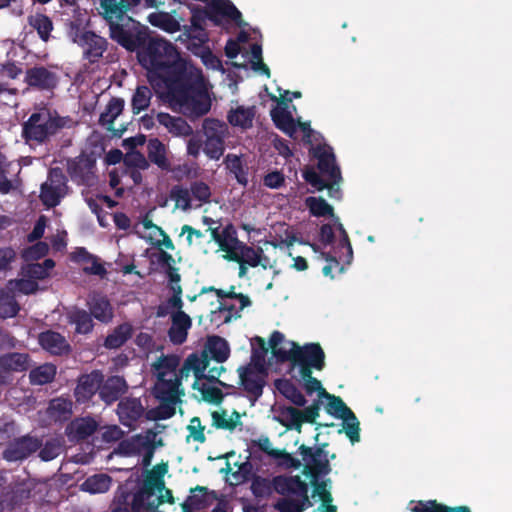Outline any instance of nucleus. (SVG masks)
Instances as JSON below:
<instances>
[{"label":"nucleus","mask_w":512,"mask_h":512,"mask_svg":"<svg viewBox=\"0 0 512 512\" xmlns=\"http://www.w3.org/2000/svg\"><path fill=\"white\" fill-rule=\"evenodd\" d=\"M29 492L21 489L12 494H7L0 501V512H13L20 507L23 500L28 499Z\"/></svg>","instance_id":"57"},{"label":"nucleus","mask_w":512,"mask_h":512,"mask_svg":"<svg viewBox=\"0 0 512 512\" xmlns=\"http://www.w3.org/2000/svg\"><path fill=\"white\" fill-rule=\"evenodd\" d=\"M273 420L288 429L301 432L300 410L293 407L274 406L271 410Z\"/></svg>","instance_id":"28"},{"label":"nucleus","mask_w":512,"mask_h":512,"mask_svg":"<svg viewBox=\"0 0 512 512\" xmlns=\"http://www.w3.org/2000/svg\"><path fill=\"white\" fill-rule=\"evenodd\" d=\"M157 120L175 136H188L192 133L191 126L180 117H173L167 113H159Z\"/></svg>","instance_id":"37"},{"label":"nucleus","mask_w":512,"mask_h":512,"mask_svg":"<svg viewBox=\"0 0 512 512\" xmlns=\"http://www.w3.org/2000/svg\"><path fill=\"white\" fill-rule=\"evenodd\" d=\"M146 27L128 17L116 24L110 25V36L113 40L129 51L140 49Z\"/></svg>","instance_id":"11"},{"label":"nucleus","mask_w":512,"mask_h":512,"mask_svg":"<svg viewBox=\"0 0 512 512\" xmlns=\"http://www.w3.org/2000/svg\"><path fill=\"white\" fill-rule=\"evenodd\" d=\"M223 471H225L226 480L230 485H239L249 478L252 472V465L248 461H244L240 464L237 462L233 464L227 462L226 468L223 469Z\"/></svg>","instance_id":"38"},{"label":"nucleus","mask_w":512,"mask_h":512,"mask_svg":"<svg viewBox=\"0 0 512 512\" xmlns=\"http://www.w3.org/2000/svg\"><path fill=\"white\" fill-rule=\"evenodd\" d=\"M313 155L318 159V168L323 177L331 183H337L341 179L340 169L336 165L332 148L320 145L312 148Z\"/></svg>","instance_id":"19"},{"label":"nucleus","mask_w":512,"mask_h":512,"mask_svg":"<svg viewBox=\"0 0 512 512\" xmlns=\"http://www.w3.org/2000/svg\"><path fill=\"white\" fill-rule=\"evenodd\" d=\"M124 101L120 98H112L101 113L99 122L108 130H112L114 120L122 113Z\"/></svg>","instance_id":"47"},{"label":"nucleus","mask_w":512,"mask_h":512,"mask_svg":"<svg viewBox=\"0 0 512 512\" xmlns=\"http://www.w3.org/2000/svg\"><path fill=\"white\" fill-rule=\"evenodd\" d=\"M325 354L317 343H309L299 346L296 357L293 362V369L298 368L299 372H305L306 369L322 370L325 362Z\"/></svg>","instance_id":"17"},{"label":"nucleus","mask_w":512,"mask_h":512,"mask_svg":"<svg viewBox=\"0 0 512 512\" xmlns=\"http://www.w3.org/2000/svg\"><path fill=\"white\" fill-rule=\"evenodd\" d=\"M39 343L43 349L54 355L67 353L70 349L66 339L61 334L53 331L40 334Z\"/></svg>","instance_id":"31"},{"label":"nucleus","mask_w":512,"mask_h":512,"mask_svg":"<svg viewBox=\"0 0 512 512\" xmlns=\"http://www.w3.org/2000/svg\"><path fill=\"white\" fill-rule=\"evenodd\" d=\"M148 157L151 162L162 170L170 169L166 146L157 138L150 139L147 145Z\"/></svg>","instance_id":"41"},{"label":"nucleus","mask_w":512,"mask_h":512,"mask_svg":"<svg viewBox=\"0 0 512 512\" xmlns=\"http://www.w3.org/2000/svg\"><path fill=\"white\" fill-rule=\"evenodd\" d=\"M89 309L91 314L100 322L108 323L113 318V310L109 301L98 295H94L89 300Z\"/></svg>","instance_id":"42"},{"label":"nucleus","mask_w":512,"mask_h":512,"mask_svg":"<svg viewBox=\"0 0 512 512\" xmlns=\"http://www.w3.org/2000/svg\"><path fill=\"white\" fill-rule=\"evenodd\" d=\"M339 419L342 420V430L345 432L346 436L349 438L352 444H355L360 441V423L355 416V414L350 409L346 412L343 417Z\"/></svg>","instance_id":"50"},{"label":"nucleus","mask_w":512,"mask_h":512,"mask_svg":"<svg viewBox=\"0 0 512 512\" xmlns=\"http://www.w3.org/2000/svg\"><path fill=\"white\" fill-rule=\"evenodd\" d=\"M168 472L166 464L155 466L145 479L134 484L127 481L115 492L110 512H162L159 507L172 502L170 490L165 488L164 476Z\"/></svg>","instance_id":"2"},{"label":"nucleus","mask_w":512,"mask_h":512,"mask_svg":"<svg viewBox=\"0 0 512 512\" xmlns=\"http://www.w3.org/2000/svg\"><path fill=\"white\" fill-rule=\"evenodd\" d=\"M203 353L206 357L209 356L216 362L223 363L230 355L229 344L225 339L219 336H211L207 339Z\"/></svg>","instance_id":"32"},{"label":"nucleus","mask_w":512,"mask_h":512,"mask_svg":"<svg viewBox=\"0 0 512 512\" xmlns=\"http://www.w3.org/2000/svg\"><path fill=\"white\" fill-rule=\"evenodd\" d=\"M54 267V262L51 259H46L43 264L33 263L27 264L22 268V274L29 278L37 280L48 277L49 271Z\"/></svg>","instance_id":"52"},{"label":"nucleus","mask_w":512,"mask_h":512,"mask_svg":"<svg viewBox=\"0 0 512 512\" xmlns=\"http://www.w3.org/2000/svg\"><path fill=\"white\" fill-rule=\"evenodd\" d=\"M29 25L37 31L40 39L47 42L53 30L51 19L42 13H35L28 17Z\"/></svg>","instance_id":"45"},{"label":"nucleus","mask_w":512,"mask_h":512,"mask_svg":"<svg viewBox=\"0 0 512 512\" xmlns=\"http://www.w3.org/2000/svg\"><path fill=\"white\" fill-rule=\"evenodd\" d=\"M135 233L151 245L163 247L168 250L174 249L171 239L164 231L155 225L150 219L144 218L138 222L135 227Z\"/></svg>","instance_id":"18"},{"label":"nucleus","mask_w":512,"mask_h":512,"mask_svg":"<svg viewBox=\"0 0 512 512\" xmlns=\"http://www.w3.org/2000/svg\"><path fill=\"white\" fill-rule=\"evenodd\" d=\"M127 389L126 382L119 376H113L106 380L100 388L101 399L110 404L116 401Z\"/></svg>","instance_id":"33"},{"label":"nucleus","mask_w":512,"mask_h":512,"mask_svg":"<svg viewBox=\"0 0 512 512\" xmlns=\"http://www.w3.org/2000/svg\"><path fill=\"white\" fill-rule=\"evenodd\" d=\"M222 370V367L212 368L208 371V376L194 381L193 389L196 398L208 402H219L222 399L220 386H223V383L218 380Z\"/></svg>","instance_id":"16"},{"label":"nucleus","mask_w":512,"mask_h":512,"mask_svg":"<svg viewBox=\"0 0 512 512\" xmlns=\"http://www.w3.org/2000/svg\"><path fill=\"white\" fill-rule=\"evenodd\" d=\"M253 363L239 369V377L244 389L253 397L257 398L262 394L264 385V357L256 352L253 354Z\"/></svg>","instance_id":"13"},{"label":"nucleus","mask_w":512,"mask_h":512,"mask_svg":"<svg viewBox=\"0 0 512 512\" xmlns=\"http://www.w3.org/2000/svg\"><path fill=\"white\" fill-rule=\"evenodd\" d=\"M305 205L310 214L315 217H333V207L322 198L307 197Z\"/></svg>","instance_id":"53"},{"label":"nucleus","mask_w":512,"mask_h":512,"mask_svg":"<svg viewBox=\"0 0 512 512\" xmlns=\"http://www.w3.org/2000/svg\"><path fill=\"white\" fill-rule=\"evenodd\" d=\"M10 293L8 289L0 290V318L14 317L18 312V304Z\"/></svg>","instance_id":"61"},{"label":"nucleus","mask_w":512,"mask_h":512,"mask_svg":"<svg viewBox=\"0 0 512 512\" xmlns=\"http://www.w3.org/2000/svg\"><path fill=\"white\" fill-rule=\"evenodd\" d=\"M302 461L308 472L304 471L305 480L299 476H278L273 480V486L277 493L286 496L277 503L280 512H302L311 503L307 496L308 487L314 484L319 474L328 473L329 460L327 453L322 448L300 447Z\"/></svg>","instance_id":"3"},{"label":"nucleus","mask_w":512,"mask_h":512,"mask_svg":"<svg viewBox=\"0 0 512 512\" xmlns=\"http://www.w3.org/2000/svg\"><path fill=\"white\" fill-rule=\"evenodd\" d=\"M262 254V249H255L253 247L247 246L244 243H241L235 252V255H233L230 261H236L240 264L239 276L244 277L247 273V266L257 267L258 265L262 264Z\"/></svg>","instance_id":"23"},{"label":"nucleus","mask_w":512,"mask_h":512,"mask_svg":"<svg viewBox=\"0 0 512 512\" xmlns=\"http://www.w3.org/2000/svg\"><path fill=\"white\" fill-rule=\"evenodd\" d=\"M26 81L28 85L41 89H49L56 85L55 75L45 68H33L27 71Z\"/></svg>","instance_id":"36"},{"label":"nucleus","mask_w":512,"mask_h":512,"mask_svg":"<svg viewBox=\"0 0 512 512\" xmlns=\"http://www.w3.org/2000/svg\"><path fill=\"white\" fill-rule=\"evenodd\" d=\"M171 199L175 202V206L183 211L196 209L190 189L180 186L172 188L170 193Z\"/></svg>","instance_id":"51"},{"label":"nucleus","mask_w":512,"mask_h":512,"mask_svg":"<svg viewBox=\"0 0 512 512\" xmlns=\"http://www.w3.org/2000/svg\"><path fill=\"white\" fill-rule=\"evenodd\" d=\"M39 441L32 437H22L10 443L3 453L7 461H19L28 457L39 448Z\"/></svg>","instance_id":"22"},{"label":"nucleus","mask_w":512,"mask_h":512,"mask_svg":"<svg viewBox=\"0 0 512 512\" xmlns=\"http://www.w3.org/2000/svg\"><path fill=\"white\" fill-rule=\"evenodd\" d=\"M254 116V107L238 106L229 112L228 121L233 126L246 129L252 126Z\"/></svg>","instance_id":"44"},{"label":"nucleus","mask_w":512,"mask_h":512,"mask_svg":"<svg viewBox=\"0 0 512 512\" xmlns=\"http://www.w3.org/2000/svg\"><path fill=\"white\" fill-rule=\"evenodd\" d=\"M198 29V20L195 16L191 18V25L183 27V34L180 35L177 40H197L199 44L191 43L187 45V48L195 55L198 56L202 63L211 70H219L224 72L222 63L218 57H216L210 49L203 47L202 45L208 41L207 34L200 29L197 34L194 32Z\"/></svg>","instance_id":"9"},{"label":"nucleus","mask_w":512,"mask_h":512,"mask_svg":"<svg viewBox=\"0 0 512 512\" xmlns=\"http://www.w3.org/2000/svg\"><path fill=\"white\" fill-rule=\"evenodd\" d=\"M147 20L152 26L157 27L169 34L176 33L182 29V18H177L174 14L169 12L157 11L150 13L147 17Z\"/></svg>","instance_id":"27"},{"label":"nucleus","mask_w":512,"mask_h":512,"mask_svg":"<svg viewBox=\"0 0 512 512\" xmlns=\"http://www.w3.org/2000/svg\"><path fill=\"white\" fill-rule=\"evenodd\" d=\"M225 163L229 171L235 175L238 183L244 186L247 185V173L245 172L241 157L235 154H228L225 158Z\"/></svg>","instance_id":"58"},{"label":"nucleus","mask_w":512,"mask_h":512,"mask_svg":"<svg viewBox=\"0 0 512 512\" xmlns=\"http://www.w3.org/2000/svg\"><path fill=\"white\" fill-rule=\"evenodd\" d=\"M258 33L256 30H252L251 32L242 30L237 40H229L225 46V54L228 58H235L238 54H242V57L245 58L250 63V66L253 70L261 72L269 76V69L262 62V49L259 44L253 42L249 44V49L246 47V44L251 39L256 41Z\"/></svg>","instance_id":"7"},{"label":"nucleus","mask_w":512,"mask_h":512,"mask_svg":"<svg viewBox=\"0 0 512 512\" xmlns=\"http://www.w3.org/2000/svg\"><path fill=\"white\" fill-rule=\"evenodd\" d=\"M172 325L169 330L170 340L175 344L183 343L191 328V318L183 311H175L171 314Z\"/></svg>","instance_id":"26"},{"label":"nucleus","mask_w":512,"mask_h":512,"mask_svg":"<svg viewBox=\"0 0 512 512\" xmlns=\"http://www.w3.org/2000/svg\"><path fill=\"white\" fill-rule=\"evenodd\" d=\"M152 92L147 86L137 87L132 97V109L134 113H140L150 105Z\"/></svg>","instance_id":"63"},{"label":"nucleus","mask_w":512,"mask_h":512,"mask_svg":"<svg viewBox=\"0 0 512 512\" xmlns=\"http://www.w3.org/2000/svg\"><path fill=\"white\" fill-rule=\"evenodd\" d=\"M29 367V358L24 353H8L0 357V368L6 372H22Z\"/></svg>","instance_id":"43"},{"label":"nucleus","mask_w":512,"mask_h":512,"mask_svg":"<svg viewBox=\"0 0 512 512\" xmlns=\"http://www.w3.org/2000/svg\"><path fill=\"white\" fill-rule=\"evenodd\" d=\"M279 97L283 100L287 99L290 92L287 90L279 89ZM271 99L276 105L271 109V117L277 128L282 130L290 137H295L297 130L299 129L303 133V140L310 142L314 131L310 128L308 123H302L295 121L292 116L291 109L295 110L294 105H290L288 102L280 101L277 96H271Z\"/></svg>","instance_id":"6"},{"label":"nucleus","mask_w":512,"mask_h":512,"mask_svg":"<svg viewBox=\"0 0 512 512\" xmlns=\"http://www.w3.org/2000/svg\"><path fill=\"white\" fill-rule=\"evenodd\" d=\"M268 345L277 359L290 361L293 364L299 347L298 344L287 340L281 332L275 331L270 336Z\"/></svg>","instance_id":"20"},{"label":"nucleus","mask_w":512,"mask_h":512,"mask_svg":"<svg viewBox=\"0 0 512 512\" xmlns=\"http://www.w3.org/2000/svg\"><path fill=\"white\" fill-rule=\"evenodd\" d=\"M67 194L66 178L60 169H52L41 185L40 199L47 207L58 205Z\"/></svg>","instance_id":"14"},{"label":"nucleus","mask_w":512,"mask_h":512,"mask_svg":"<svg viewBox=\"0 0 512 512\" xmlns=\"http://www.w3.org/2000/svg\"><path fill=\"white\" fill-rule=\"evenodd\" d=\"M98 427L97 422L92 418L76 419L67 427V434L72 440H81L92 435Z\"/></svg>","instance_id":"35"},{"label":"nucleus","mask_w":512,"mask_h":512,"mask_svg":"<svg viewBox=\"0 0 512 512\" xmlns=\"http://www.w3.org/2000/svg\"><path fill=\"white\" fill-rule=\"evenodd\" d=\"M411 510L414 512H470L466 506L450 508L435 501L419 502Z\"/></svg>","instance_id":"59"},{"label":"nucleus","mask_w":512,"mask_h":512,"mask_svg":"<svg viewBox=\"0 0 512 512\" xmlns=\"http://www.w3.org/2000/svg\"><path fill=\"white\" fill-rule=\"evenodd\" d=\"M190 191L196 209L210 201L211 190L206 183L202 181H196L191 184Z\"/></svg>","instance_id":"62"},{"label":"nucleus","mask_w":512,"mask_h":512,"mask_svg":"<svg viewBox=\"0 0 512 512\" xmlns=\"http://www.w3.org/2000/svg\"><path fill=\"white\" fill-rule=\"evenodd\" d=\"M77 259L82 265L84 272L92 275L104 276L106 269L96 256H93L81 249L77 252Z\"/></svg>","instance_id":"46"},{"label":"nucleus","mask_w":512,"mask_h":512,"mask_svg":"<svg viewBox=\"0 0 512 512\" xmlns=\"http://www.w3.org/2000/svg\"><path fill=\"white\" fill-rule=\"evenodd\" d=\"M180 357L177 355H167L160 357L152 365V372L156 378L154 385V394L162 402L173 405L164 406L160 412L162 418H168L175 412L174 405L180 401L183 395L181 388V369H179Z\"/></svg>","instance_id":"5"},{"label":"nucleus","mask_w":512,"mask_h":512,"mask_svg":"<svg viewBox=\"0 0 512 512\" xmlns=\"http://www.w3.org/2000/svg\"><path fill=\"white\" fill-rule=\"evenodd\" d=\"M94 163L88 158H80L68 165L70 176L79 183H89L93 175Z\"/></svg>","instance_id":"40"},{"label":"nucleus","mask_w":512,"mask_h":512,"mask_svg":"<svg viewBox=\"0 0 512 512\" xmlns=\"http://www.w3.org/2000/svg\"><path fill=\"white\" fill-rule=\"evenodd\" d=\"M157 445H161L158 434L148 430L143 434L123 440L118 446V452L125 456L141 455L144 465L148 466Z\"/></svg>","instance_id":"12"},{"label":"nucleus","mask_w":512,"mask_h":512,"mask_svg":"<svg viewBox=\"0 0 512 512\" xmlns=\"http://www.w3.org/2000/svg\"><path fill=\"white\" fill-rule=\"evenodd\" d=\"M210 298H216L217 303L225 308V310L233 313V318L238 317L244 308L251 305V301L247 296L238 294L232 289L226 292L210 288L209 290H204L200 295V299L203 301H208Z\"/></svg>","instance_id":"15"},{"label":"nucleus","mask_w":512,"mask_h":512,"mask_svg":"<svg viewBox=\"0 0 512 512\" xmlns=\"http://www.w3.org/2000/svg\"><path fill=\"white\" fill-rule=\"evenodd\" d=\"M9 292H19L23 294L35 293L38 290V283L22 274V277L18 280H11L7 285Z\"/></svg>","instance_id":"60"},{"label":"nucleus","mask_w":512,"mask_h":512,"mask_svg":"<svg viewBox=\"0 0 512 512\" xmlns=\"http://www.w3.org/2000/svg\"><path fill=\"white\" fill-rule=\"evenodd\" d=\"M275 387L285 398L289 399L297 406H304L306 403L302 393L287 379H279L275 381Z\"/></svg>","instance_id":"48"},{"label":"nucleus","mask_w":512,"mask_h":512,"mask_svg":"<svg viewBox=\"0 0 512 512\" xmlns=\"http://www.w3.org/2000/svg\"><path fill=\"white\" fill-rule=\"evenodd\" d=\"M56 367L53 364H43L31 370L29 377L31 383L35 385H44L54 379Z\"/></svg>","instance_id":"56"},{"label":"nucleus","mask_w":512,"mask_h":512,"mask_svg":"<svg viewBox=\"0 0 512 512\" xmlns=\"http://www.w3.org/2000/svg\"><path fill=\"white\" fill-rule=\"evenodd\" d=\"M209 361L205 354L202 355L192 354L184 362L181 368V376L187 377L190 372L193 373L195 380L208 376L206 370L208 368Z\"/></svg>","instance_id":"34"},{"label":"nucleus","mask_w":512,"mask_h":512,"mask_svg":"<svg viewBox=\"0 0 512 512\" xmlns=\"http://www.w3.org/2000/svg\"><path fill=\"white\" fill-rule=\"evenodd\" d=\"M69 321L76 325V332L81 334L89 333L93 328L90 315L79 309H73L68 313Z\"/></svg>","instance_id":"54"},{"label":"nucleus","mask_w":512,"mask_h":512,"mask_svg":"<svg viewBox=\"0 0 512 512\" xmlns=\"http://www.w3.org/2000/svg\"><path fill=\"white\" fill-rule=\"evenodd\" d=\"M69 39L83 49L84 58L89 62L98 61L107 47L104 38L91 31L82 30L77 24L71 23L68 30Z\"/></svg>","instance_id":"10"},{"label":"nucleus","mask_w":512,"mask_h":512,"mask_svg":"<svg viewBox=\"0 0 512 512\" xmlns=\"http://www.w3.org/2000/svg\"><path fill=\"white\" fill-rule=\"evenodd\" d=\"M211 238L218 244L221 251L225 254L223 257L230 260L242 242L237 239L236 232L232 227L223 229L211 228Z\"/></svg>","instance_id":"21"},{"label":"nucleus","mask_w":512,"mask_h":512,"mask_svg":"<svg viewBox=\"0 0 512 512\" xmlns=\"http://www.w3.org/2000/svg\"><path fill=\"white\" fill-rule=\"evenodd\" d=\"M117 413L120 422L128 427L141 417L143 407L138 399H125L118 404Z\"/></svg>","instance_id":"29"},{"label":"nucleus","mask_w":512,"mask_h":512,"mask_svg":"<svg viewBox=\"0 0 512 512\" xmlns=\"http://www.w3.org/2000/svg\"><path fill=\"white\" fill-rule=\"evenodd\" d=\"M321 396L328 400L326 407L327 412L337 419L343 417L346 412L350 410V408L347 407V405L339 397L331 395L326 391H322Z\"/></svg>","instance_id":"64"},{"label":"nucleus","mask_w":512,"mask_h":512,"mask_svg":"<svg viewBox=\"0 0 512 512\" xmlns=\"http://www.w3.org/2000/svg\"><path fill=\"white\" fill-rule=\"evenodd\" d=\"M63 126L64 121L62 119L53 115L48 109L43 108L30 116L24 125L23 132L28 140L43 142Z\"/></svg>","instance_id":"8"},{"label":"nucleus","mask_w":512,"mask_h":512,"mask_svg":"<svg viewBox=\"0 0 512 512\" xmlns=\"http://www.w3.org/2000/svg\"><path fill=\"white\" fill-rule=\"evenodd\" d=\"M132 335V326L124 323L118 326L113 333L107 336L105 346L107 348H118L123 345Z\"/></svg>","instance_id":"55"},{"label":"nucleus","mask_w":512,"mask_h":512,"mask_svg":"<svg viewBox=\"0 0 512 512\" xmlns=\"http://www.w3.org/2000/svg\"><path fill=\"white\" fill-rule=\"evenodd\" d=\"M112 483L113 480L109 475L99 473L87 477L79 485V489L91 495L104 494L110 490Z\"/></svg>","instance_id":"30"},{"label":"nucleus","mask_w":512,"mask_h":512,"mask_svg":"<svg viewBox=\"0 0 512 512\" xmlns=\"http://www.w3.org/2000/svg\"><path fill=\"white\" fill-rule=\"evenodd\" d=\"M49 416L55 421L66 420L72 414V402L64 398H56L48 407Z\"/></svg>","instance_id":"49"},{"label":"nucleus","mask_w":512,"mask_h":512,"mask_svg":"<svg viewBox=\"0 0 512 512\" xmlns=\"http://www.w3.org/2000/svg\"><path fill=\"white\" fill-rule=\"evenodd\" d=\"M335 229L331 225H323L320 230V245L311 244L317 260L327 261L323 267L325 276L334 277L333 271L343 272V264L349 265L353 251L343 225L336 220Z\"/></svg>","instance_id":"4"},{"label":"nucleus","mask_w":512,"mask_h":512,"mask_svg":"<svg viewBox=\"0 0 512 512\" xmlns=\"http://www.w3.org/2000/svg\"><path fill=\"white\" fill-rule=\"evenodd\" d=\"M130 4L125 0H100V14L109 22V26L126 18Z\"/></svg>","instance_id":"25"},{"label":"nucleus","mask_w":512,"mask_h":512,"mask_svg":"<svg viewBox=\"0 0 512 512\" xmlns=\"http://www.w3.org/2000/svg\"><path fill=\"white\" fill-rule=\"evenodd\" d=\"M211 419L213 426L230 431L242 425L241 415L236 411L216 410L212 412Z\"/></svg>","instance_id":"39"},{"label":"nucleus","mask_w":512,"mask_h":512,"mask_svg":"<svg viewBox=\"0 0 512 512\" xmlns=\"http://www.w3.org/2000/svg\"><path fill=\"white\" fill-rule=\"evenodd\" d=\"M103 381V376L98 371H93L90 374L83 375L78 382L75 389V396L78 402L88 401L98 390L100 391V384Z\"/></svg>","instance_id":"24"},{"label":"nucleus","mask_w":512,"mask_h":512,"mask_svg":"<svg viewBox=\"0 0 512 512\" xmlns=\"http://www.w3.org/2000/svg\"><path fill=\"white\" fill-rule=\"evenodd\" d=\"M150 84L167 98L173 110L197 118L211 108L210 83L201 69L182 58L177 47L163 37L150 38L137 52Z\"/></svg>","instance_id":"1"}]
</instances>
